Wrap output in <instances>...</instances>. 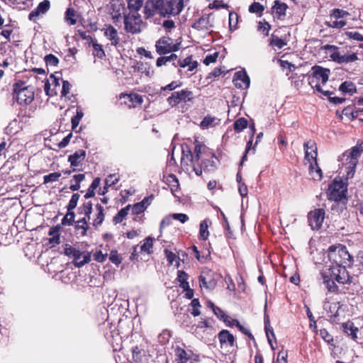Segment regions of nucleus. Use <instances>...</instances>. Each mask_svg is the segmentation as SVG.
<instances>
[{
  "instance_id": "27",
  "label": "nucleus",
  "mask_w": 363,
  "mask_h": 363,
  "mask_svg": "<svg viewBox=\"0 0 363 363\" xmlns=\"http://www.w3.org/2000/svg\"><path fill=\"white\" fill-rule=\"evenodd\" d=\"M105 36L111 41L112 45L116 46L120 43L117 30L111 25L107 26L104 32Z\"/></svg>"
},
{
  "instance_id": "28",
  "label": "nucleus",
  "mask_w": 363,
  "mask_h": 363,
  "mask_svg": "<svg viewBox=\"0 0 363 363\" xmlns=\"http://www.w3.org/2000/svg\"><path fill=\"white\" fill-rule=\"evenodd\" d=\"M173 65L177 67H180L182 68L189 67V71H193L198 66L197 61H192V56H188L184 60H179L177 62H173Z\"/></svg>"
},
{
  "instance_id": "5",
  "label": "nucleus",
  "mask_w": 363,
  "mask_h": 363,
  "mask_svg": "<svg viewBox=\"0 0 363 363\" xmlns=\"http://www.w3.org/2000/svg\"><path fill=\"white\" fill-rule=\"evenodd\" d=\"M13 94L18 104L28 105L34 100V87L26 85L25 82L19 80L13 84Z\"/></svg>"
},
{
  "instance_id": "22",
  "label": "nucleus",
  "mask_w": 363,
  "mask_h": 363,
  "mask_svg": "<svg viewBox=\"0 0 363 363\" xmlns=\"http://www.w3.org/2000/svg\"><path fill=\"white\" fill-rule=\"evenodd\" d=\"M154 196L152 194L149 196L145 197L140 202L136 203L131 206L132 213L133 215H140L145 211L147 207L150 205Z\"/></svg>"
},
{
  "instance_id": "47",
  "label": "nucleus",
  "mask_w": 363,
  "mask_h": 363,
  "mask_svg": "<svg viewBox=\"0 0 363 363\" xmlns=\"http://www.w3.org/2000/svg\"><path fill=\"white\" fill-rule=\"evenodd\" d=\"M286 44H287V42L286 40L281 39L278 36H277L274 34H272L271 35V39H270V45H271L275 46L279 49H281L285 45H286Z\"/></svg>"
},
{
  "instance_id": "51",
  "label": "nucleus",
  "mask_w": 363,
  "mask_h": 363,
  "mask_svg": "<svg viewBox=\"0 0 363 363\" xmlns=\"http://www.w3.org/2000/svg\"><path fill=\"white\" fill-rule=\"evenodd\" d=\"M264 10V7L260 4L259 2H253L249 6V11L252 13H257L259 16L262 14V12Z\"/></svg>"
},
{
  "instance_id": "11",
  "label": "nucleus",
  "mask_w": 363,
  "mask_h": 363,
  "mask_svg": "<svg viewBox=\"0 0 363 363\" xmlns=\"http://www.w3.org/2000/svg\"><path fill=\"white\" fill-rule=\"evenodd\" d=\"M80 198L78 193L72 194L68 205L67 206V213L62 220V225H72L74 222L75 213L73 210L77 207V203Z\"/></svg>"
},
{
  "instance_id": "38",
  "label": "nucleus",
  "mask_w": 363,
  "mask_h": 363,
  "mask_svg": "<svg viewBox=\"0 0 363 363\" xmlns=\"http://www.w3.org/2000/svg\"><path fill=\"white\" fill-rule=\"evenodd\" d=\"M166 183L170 188L172 193L177 191L179 189V179L174 174H169L166 177Z\"/></svg>"
},
{
  "instance_id": "25",
  "label": "nucleus",
  "mask_w": 363,
  "mask_h": 363,
  "mask_svg": "<svg viewBox=\"0 0 363 363\" xmlns=\"http://www.w3.org/2000/svg\"><path fill=\"white\" fill-rule=\"evenodd\" d=\"M272 9L277 18L284 20L288 9V5L279 0H276Z\"/></svg>"
},
{
  "instance_id": "6",
  "label": "nucleus",
  "mask_w": 363,
  "mask_h": 363,
  "mask_svg": "<svg viewBox=\"0 0 363 363\" xmlns=\"http://www.w3.org/2000/svg\"><path fill=\"white\" fill-rule=\"evenodd\" d=\"M347 187L342 181L335 179L329 185L327 192L328 199L335 202L347 200Z\"/></svg>"
},
{
  "instance_id": "55",
  "label": "nucleus",
  "mask_w": 363,
  "mask_h": 363,
  "mask_svg": "<svg viewBox=\"0 0 363 363\" xmlns=\"http://www.w3.org/2000/svg\"><path fill=\"white\" fill-rule=\"evenodd\" d=\"M363 110H359V111H356L355 112L354 111V109H353V107L352 106H348L345 108H344V109L342 110V114H344L345 116H347V117H350L352 118V120L356 118L357 117V114L359 112H362Z\"/></svg>"
},
{
  "instance_id": "41",
  "label": "nucleus",
  "mask_w": 363,
  "mask_h": 363,
  "mask_svg": "<svg viewBox=\"0 0 363 363\" xmlns=\"http://www.w3.org/2000/svg\"><path fill=\"white\" fill-rule=\"evenodd\" d=\"M85 179L84 174H79L74 175L72 179L70 181L71 185L69 189L72 191H78L80 189V183Z\"/></svg>"
},
{
  "instance_id": "3",
  "label": "nucleus",
  "mask_w": 363,
  "mask_h": 363,
  "mask_svg": "<svg viewBox=\"0 0 363 363\" xmlns=\"http://www.w3.org/2000/svg\"><path fill=\"white\" fill-rule=\"evenodd\" d=\"M184 6V0H147L143 13L146 19L156 14L164 18L176 16L182 12Z\"/></svg>"
},
{
  "instance_id": "21",
  "label": "nucleus",
  "mask_w": 363,
  "mask_h": 363,
  "mask_svg": "<svg viewBox=\"0 0 363 363\" xmlns=\"http://www.w3.org/2000/svg\"><path fill=\"white\" fill-rule=\"evenodd\" d=\"M218 339L220 342V346L223 348L224 346L233 347L235 343V338L234 335L228 330H222L218 334Z\"/></svg>"
},
{
  "instance_id": "8",
  "label": "nucleus",
  "mask_w": 363,
  "mask_h": 363,
  "mask_svg": "<svg viewBox=\"0 0 363 363\" xmlns=\"http://www.w3.org/2000/svg\"><path fill=\"white\" fill-rule=\"evenodd\" d=\"M156 52L160 55L176 52L180 48V43H172V38L168 36H162L155 43Z\"/></svg>"
},
{
  "instance_id": "13",
  "label": "nucleus",
  "mask_w": 363,
  "mask_h": 363,
  "mask_svg": "<svg viewBox=\"0 0 363 363\" xmlns=\"http://www.w3.org/2000/svg\"><path fill=\"white\" fill-rule=\"evenodd\" d=\"M304 150H305V160H306L309 163V172L310 174H313V171L314 169L313 162L317 161V145L314 140H308L303 144Z\"/></svg>"
},
{
  "instance_id": "48",
  "label": "nucleus",
  "mask_w": 363,
  "mask_h": 363,
  "mask_svg": "<svg viewBox=\"0 0 363 363\" xmlns=\"http://www.w3.org/2000/svg\"><path fill=\"white\" fill-rule=\"evenodd\" d=\"M108 259L111 263L114 264L116 266H118L122 262V257L118 254L116 250H112L110 252L108 255Z\"/></svg>"
},
{
  "instance_id": "57",
  "label": "nucleus",
  "mask_w": 363,
  "mask_h": 363,
  "mask_svg": "<svg viewBox=\"0 0 363 363\" xmlns=\"http://www.w3.org/2000/svg\"><path fill=\"white\" fill-rule=\"evenodd\" d=\"M44 60L47 66H57L59 64L58 58L52 54L45 55Z\"/></svg>"
},
{
  "instance_id": "53",
  "label": "nucleus",
  "mask_w": 363,
  "mask_h": 363,
  "mask_svg": "<svg viewBox=\"0 0 363 363\" xmlns=\"http://www.w3.org/2000/svg\"><path fill=\"white\" fill-rule=\"evenodd\" d=\"M216 119V117L212 116L211 115H207L206 116L204 117V118L201 122L200 126L202 128H207L209 126H212V125H213Z\"/></svg>"
},
{
  "instance_id": "40",
  "label": "nucleus",
  "mask_w": 363,
  "mask_h": 363,
  "mask_svg": "<svg viewBox=\"0 0 363 363\" xmlns=\"http://www.w3.org/2000/svg\"><path fill=\"white\" fill-rule=\"evenodd\" d=\"M96 209L97 211V214L96 218L94 219L93 225L94 227H98L102 224L104 220L105 214L104 207L101 204H96Z\"/></svg>"
},
{
  "instance_id": "16",
  "label": "nucleus",
  "mask_w": 363,
  "mask_h": 363,
  "mask_svg": "<svg viewBox=\"0 0 363 363\" xmlns=\"http://www.w3.org/2000/svg\"><path fill=\"white\" fill-rule=\"evenodd\" d=\"M233 83L235 87L245 89L249 87L250 79L245 71H238L234 74Z\"/></svg>"
},
{
  "instance_id": "19",
  "label": "nucleus",
  "mask_w": 363,
  "mask_h": 363,
  "mask_svg": "<svg viewBox=\"0 0 363 363\" xmlns=\"http://www.w3.org/2000/svg\"><path fill=\"white\" fill-rule=\"evenodd\" d=\"M50 8V2L49 0H44L41 1L38 6L33 10L28 15V19L34 23H36L37 18L41 15L47 13Z\"/></svg>"
},
{
  "instance_id": "30",
  "label": "nucleus",
  "mask_w": 363,
  "mask_h": 363,
  "mask_svg": "<svg viewBox=\"0 0 363 363\" xmlns=\"http://www.w3.org/2000/svg\"><path fill=\"white\" fill-rule=\"evenodd\" d=\"M355 263L353 264L354 273L353 276L358 277L363 274V252L360 251L356 256Z\"/></svg>"
},
{
  "instance_id": "49",
  "label": "nucleus",
  "mask_w": 363,
  "mask_h": 363,
  "mask_svg": "<svg viewBox=\"0 0 363 363\" xmlns=\"http://www.w3.org/2000/svg\"><path fill=\"white\" fill-rule=\"evenodd\" d=\"M93 46V55L96 56L99 59H102L105 57V52L102 48V45L97 43L96 42H92Z\"/></svg>"
},
{
  "instance_id": "54",
  "label": "nucleus",
  "mask_w": 363,
  "mask_h": 363,
  "mask_svg": "<svg viewBox=\"0 0 363 363\" xmlns=\"http://www.w3.org/2000/svg\"><path fill=\"white\" fill-rule=\"evenodd\" d=\"M320 335L321 337L329 345H334L333 337L329 333V332L323 328L320 330Z\"/></svg>"
},
{
  "instance_id": "39",
  "label": "nucleus",
  "mask_w": 363,
  "mask_h": 363,
  "mask_svg": "<svg viewBox=\"0 0 363 363\" xmlns=\"http://www.w3.org/2000/svg\"><path fill=\"white\" fill-rule=\"evenodd\" d=\"M77 11L73 8H68L65 13V21L69 26H74L77 23Z\"/></svg>"
},
{
  "instance_id": "29",
  "label": "nucleus",
  "mask_w": 363,
  "mask_h": 363,
  "mask_svg": "<svg viewBox=\"0 0 363 363\" xmlns=\"http://www.w3.org/2000/svg\"><path fill=\"white\" fill-rule=\"evenodd\" d=\"M89 220H87L86 218H82L76 222L74 228L77 234H79L82 237L86 235L87 230L89 228L88 224Z\"/></svg>"
},
{
  "instance_id": "2",
  "label": "nucleus",
  "mask_w": 363,
  "mask_h": 363,
  "mask_svg": "<svg viewBox=\"0 0 363 363\" xmlns=\"http://www.w3.org/2000/svg\"><path fill=\"white\" fill-rule=\"evenodd\" d=\"M323 283L330 293L340 294L342 293L353 294L350 291H342L335 282L342 285L355 284L354 276L350 274L345 266H330L327 270L321 273Z\"/></svg>"
},
{
  "instance_id": "18",
  "label": "nucleus",
  "mask_w": 363,
  "mask_h": 363,
  "mask_svg": "<svg viewBox=\"0 0 363 363\" xmlns=\"http://www.w3.org/2000/svg\"><path fill=\"white\" fill-rule=\"evenodd\" d=\"M343 333L352 340L355 342H358V333L359 328L355 326L354 323L352 320H347L345 323H342L341 325Z\"/></svg>"
},
{
  "instance_id": "44",
  "label": "nucleus",
  "mask_w": 363,
  "mask_h": 363,
  "mask_svg": "<svg viewBox=\"0 0 363 363\" xmlns=\"http://www.w3.org/2000/svg\"><path fill=\"white\" fill-rule=\"evenodd\" d=\"M78 213L79 214L87 216V220H90L92 213V203L91 201L84 202L78 208Z\"/></svg>"
},
{
  "instance_id": "43",
  "label": "nucleus",
  "mask_w": 363,
  "mask_h": 363,
  "mask_svg": "<svg viewBox=\"0 0 363 363\" xmlns=\"http://www.w3.org/2000/svg\"><path fill=\"white\" fill-rule=\"evenodd\" d=\"M177 60V55L176 54L172 53L169 56H162L161 55L157 59L156 61V66L160 67L162 65H165L169 62H175V61Z\"/></svg>"
},
{
  "instance_id": "12",
  "label": "nucleus",
  "mask_w": 363,
  "mask_h": 363,
  "mask_svg": "<svg viewBox=\"0 0 363 363\" xmlns=\"http://www.w3.org/2000/svg\"><path fill=\"white\" fill-rule=\"evenodd\" d=\"M215 273L211 269H206L201 272L199 277V282L201 288L207 290H213L217 285V279L215 278Z\"/></svg>"
},
{
  "instance_id": "34",
  "label": "nucleus",
  "mask_w": 363,
  "mask_h": 363,
  "mask_svg": "<svg viewBox=\"0 0 363 363\" xmlns=\"http://www.w3.org/2000/svg\"><path fill=\"white\" fill-rule=\"evenodd\" d=\"M190 249L194 252L197 260L201 263H204L211 259V252L208 249L202 251V255H199V250L196 245H193Z\"/></svg>"
},
{
  "instance_id": "9",
  "label": "nucleus",
  "mask_w": 363,
  "mask_h": 363,
  "mask_svg": "<svg viewBox=\"0 0 363 363\" xmlns=\"http://www.w3.org/2000/svg\"><path fill=\"white\" fill-rule=\"evenodd\" d=\"M194 98V93L186 89L172 92L171 96L167 99V101L170 106L174 107L182 102L185 104L190 102Z\"/></svg>"
},
{
  "instance_id": "36",
  "label": "nucleus",
  "mask_w": 363,
  "mask_h": 363,
  "mask_svg": "<svg viewBox=\"0 0 363 363\" xmlns=\"http://www.w3.org/2000/svg\"><path fill=\"white\" fill-rule=\"evenodd\" d=\"M211 224L209 219H205L200 223L199 238L203 240H206L209 235L208 226Z\"/></svg>"
},
{
  "instance_id": "63",
  "label": "nucleus",
  "mask_w": 363,
  "mask_h": 363,
  "mask_svg": "<svg viewBox=\"0 0 363 363\" xmlns=\"http://www.w3.org/2000/svg\"><path fill=\"white\" fill-rule=\"evenodd\" d=\"M119 179V177L117 176L116 174H110L106 179L105 183L106 186H111L113 185L116 184L118 182Z\"/></svg>"
},
{
  "instance_id": "35",
  "label": "nucleus",
  "mask_w": 363,
  "mask_h": 363,
  "mask_svg": "<svg viewBox=\"0 0 363 363\" xmlns=\"http://www.w3.org/2000/svg\"><path fill=\"white\" fill-rule=\"evenodd\" d=\"M339 90L343 94H349L350 95H353L357 92L355 84L350 81L342 82L339 86Z\"/></svg>"
},
{
  "instance_id": "26",
  "label": "nucleus",
  "mask_w": 363,
  "mask_h": 363,
  "mask_svg": "<svg viewBox=\"0 0 363 363\" xmlns=\"http://www.w3.org/2000/svg\"><path fill=\"white\" fill-rule=\"evenodd\" d=\"M73 259V263L74 266L81 267L85 264H87L91 260V253L86 252H81L79 250L77 251Z\"/></svg>"
},
{
  "instance_id": "7",
  "label": "nucleus",
  "mask_w": 363,
  "mask_h": 363,
  "mask_svg": "<svg viewBox=\"0 0 363 363\" xmlns=\"http://www.w3.org/2000/svg\"><path fill=\"white\" fill-rule=\"evenodd\" d=\"M124 28L127 33L137 34L141 31L143 23L140 15L138 12H129L123 16Z\"/></svg>"
},
{
  "instance_id": "60",
  "label": "nucleus",
  "mask_w": 363,
  "mask_h": 363,
  "mask_svg": "<svg viewBox=\"0 0 363 363\" xmlns=\"http://www.w3.org/2000/svg\"><path fill=\"white\" fill-rule=\"evenodd\" d=\"M314 169L313 171V174H311L313 176V179L315 180H320L323 177L322 170L318 166V162H313Z\"/></svg>"
},
{
  "instance_id": "45",
  "label": "nucleus",
  "mask_w": 363,
  "mask_h": 363,
  "mask_svg": "<svg viewBox=\"0 0 363 363\" xmlns=\"http://www.w3.org/2000/svg\"><path fill=\"white\" fill-rule=\"evenodd\" d=\"M144 0H128V8L130 12H138L143 6Z\"/></svg>"
},
{
  "instance_id": "56",
  "label": "nucleus",
  "mask_w": 363,
  "mask_h": 363,
  "mask_svg": "<svg viewBox=\"0 0 363 363\" xmlns=\"http://www.w3.org/2000/svg\"><path fill=\"white\" fill-rule=\"evenodd\" d=\"M61 177L60 172H53L43 177L44 184L56 182Z\"/></svg>"
},
{
  "instance_id": "64",
  "label": "nucleus",
  "mask_w": 363,
  "mask_h": 363,
  "mask_svg": "<svg viewBox=\"0 0 363 363\" xmlns=\"http://www.w3.org/2000/svg\"><path fill=\"white\" fill-rule=\"evenodd\" d=\"M347 36L350 39L355 40L357 41H363V35L357 31H350L346 33Z\"/></svg>"
},
{
  "instance_id": "24",
  "label": "nucleus",
  "mask_w": 363,
  "mask_h": 363,
  "mask_svg": "<svg viewBox=\"0 0 363 363\" xmlns=\"http://www.w3.org/2000/svg\"><path fill=\"white\" fill-rule=\"evenodd\" d=\"M174 352L177 363H188L193 354L191 350L186 351L184 348L179 346L175 348Z\"/></svg>"
},
{
  "instance_id": "10",
  "label": "nucleus",
  "mask_w": 363,
  "mask_h": 363,
  "mask_svg": "<svg viewBox=\"0 0 363 363\" xmlns=\"http://www.w3.org/2000/svg\"><path fill=\"white\" fill-rule=\"evenodd\" d=\"M126 8L122 0H111L109 4V13L113 22L117 26L121 23L122 15H125Z\"/></svg>"
},
{
  "instance_id": "61",
  "label": "nucleus",
  "mask_w": 363,
  "mask_h": 363,
  "mask_svg": "<svg viewBox=\"0 0 363 363\" xmlns=\"http://www.w3.org/2000/svg\"><path fill=\"white\" fill-rule=\"evenodd\" d=\"M218 55V52H215L213 54L206 55L203 60V64H205L206 65H209L211 63L216 62Z\"/></svg>"
},
{
  "instance_id": "52",
  "label": "nucleus",
  "mask_w": 363,
  "mask_h": 363,
  "mask_svg": "<svg viewBox=\"0 0 363 363\" xmlns=\"http://www.w3.org/2000/svg\"><path fill=\"white\" fill-rule=\"evenodd\" d=\"M108 257L107 253H103L101 250H96L95 252H93V259L96 262L103 263L104 262Z\"/></svg>"
},
{
  "instance_id": "20",
  "label": "nucleus",
  "mask_w": 363,
  "mask_h": 363,
  "mask_svg": "<svg viewBox=\"0 0 363 363\" xmlns=\"http://www.w3.org/2000/svg\"><path fill=\"white\" fill-rule=\"evenodd\" d=\"M120 98L125 99L124 104L128 108H135L137 106L141 105L143 103V98L138 94H121Z\"/></svg>"
},
{
  "instance_id": "17",
  "label": "nucleus",
  "mask_w": 363,
  "mask_h": 363,
  "mask_svg": "<svg viewBox=\"0 0 363 363\" xmlns=\"http://www.w3.org/2000/svg\"><path fill=\"white\" fill-rule=\"evenodd\" d=\"M331 60L338 64H347L354 62L359 60L357 54L352 52L351 54L341 55L340 52H332L330 55Z\"/></svg>"
},
{
  "instance_id": "42",
  "label": "nucleus",
  "mask_w": 363,
  "mask_h": 363,
  "mask_svg": "<svg viewBox=\"0 0 363 363\" xmlns=\"http://www.w3.org/2000/svg\"><path fill=\"white\" fill-rule=\"evenodd\" d=\"M100 182L101 179L99 177H96L95 179H94L92 183L88 188L87 191L84 195L85 199H87L95 196V190L99 186Z\"/></svg>"
},
{
  "instance_id": "32",
  "label": "nucleus",
  "mask_w": 363,
  "mask_h": 363,
  "mask_svg": "<svg viewBox=\"0 0 363 363\" xmlns=\"http://www.w3.org/2000/svg\"><path fill=\"white\" fill-rule=\"evenodd\" d=\"M133 67L135 71H138L142 74H145L147 77H150L153 72L152 71L150 65L147 62H144L142 61L136 62L135 65Z\"/></svg>"
},
{
  "instance_id": "33",
  "label": "nucleus",
  "mask_w": 363,
  "mask_h": 363,
  "mask_svg": "<svg viewBox=\"0 0 363 363\" xmlns=\"http://www.w3.org/2000/svg\"><path fill=\"white\" fill-rule=\"evenodd\" d=\"M154 238L148 236L143 240V244L140 247V252L150 255L153 252Z\"/></svg>"
},
{
  "instance_id": "62",
  "label": "nucleus",
  "mask_w": 363,
  "mask_h": 363,
  "mask_svg": "<svg viewBox=\"0 0 363 363\" xmlns=\"http://www.w3.org/2000/svg\"><path fill=\"white\" fill-rule=\"evenodd\" d=\"M182 86V82H179L177 81H172L171 83L168 84L167 85L161 87V91H173L176 89L178 87H180Z\"/></svg>"
},
{
  "instance_id": "50",
  "label": "nucleus",
  "mask_w": 363,
  "mask_h": 363,
  "mask_svg": "<svg viewBox=\"0 0 363 363\" xmlns=\"http://www.w3.org/2000/svg\"><path fill=\"white\" fill-rule=\"evenodd\" d=\"M330 16V18L339 19L349 16V13L340 9H334L331 11Z\"/></svg>"
},
{
  "instance_id": "58",
  "label": "nucleus",
  "mask_w": 363,
  "mask_h": 363,
  "mask_svg": "<svg viewBox=\"0 0 363 363\" xmlns=\"http://www.w3.org/2000/svg\"><path fill=\"white\" fill-rule=\"evenodd\" d=\"M84 113L81 110H77V113L75 116H74L71 119L72 123V130H75L76 128L78 126L82 118L83 117Z\"/></svg>"
},
{
  "instance_id": "46",
  "label": "nucleus",
  "mask_w": 363,
  "mask_h": 363,
  "mask_svg": "<svg viewBox=\"0 0 363 363\" xmlns=\"http://www.w3.org/2000/svg\"><path fill=\"white\" fill-rule=\"evenodd\" d=\"M247 121L245 118L237 119L233 124L234 130L237 133L242 131L247 126Z\"/></svg>"
},
{
  "instance_id": "14",
  "label": "nucleus",
  "mask_w": 363,
  "mask_h": 363,
  "mask_svg": "<svg viewBox=\"0 0 363 363\" xmlns=\"http://www.w3.org/2000/svg\"><path fill=\"white\" fill-rule=\"evenodd\" d=\"M325 214L323 208H316L308 213V221L313 230H319L321 228L325 219Z\"/></svg>"
},
{
  "instance_id": "59",
  "label": "nucleus",
  "mask_w": 363,
  "mask_h": 363,
  "mask_svg": "<svg viewBox=\"0 0 363 363\" xmlns=\"http://www.w3.org/2000/svg\"><path fill=\"white\" fill-rule=\"evenodd\" d=\"M191 306L193 308L191 314L194 317L199 316L201 314V311L199 310V308L201 307V304H200L199 298L192 299V301L191 302Z\"/></svg>"
},
{
  "instance_id": "31",
  "label": "nucleus",
  "mask_w": 363,
  "mask_h": 363,
  "mask_svg": "<svg viewBox=\"0 0 363 363\" xmlns=\"http://www.w3.org/2000/svg\"><path fill=\"white\" fill-rule=\"evenodd\" d=\"M211 26L209 23V17L203 16L199 18L193 25L192 28L199 30H208Z\"/></svg>"
},
{
  "instance_id": "1",
  "label": "nucleus",
  "mask_w": 363,
  "mask_h": 363,
  "mask_svg": "<svg viewBox=\"0 0 363 363\" xmlns=\"http://www.w3.org/2000/svg\"><path fill=\"white\" fill-rule=\"evenodd\" d=\"M194 145L193 152L188 145L182 147V169L189 172L191 168L197 176H201L203 172L215 171L219 160L213 151L197 140H195Z\"/></svg>"
},
{
  "instance_id": "4",
  "label": "nucleus",
  "mask_w": 363,
  "mask_h": 363,
  "mask_svg": "<svg viewBox=\"0 0 363 363\" xmlns=\"http://www.w3.org/2000/svg\"><path fill=\"white\" fill-rule=\"evenodd\" d=\"M328 256L334 265L350 267L354 262L352 256L349 253L347 247L340 243L329 247Z\"/></svg>"
},
{
  "instance_id": "37",
  "label": "nucleus",
  "mask_w": 363,
  "mask_h": 363,
  "mask_svg": "<svg viewBox=\"0 0 363 363\" xmlns=\"http://www.w3.org/2000/svg\"><path fill=\"white\" fill-rule=\"evenodd\" d=\"M131 208V205L128 204L125 207L121 208L117 214L113 218V223L116 225L121 223L128 216Z\"/></svg>"
},
{
  "instance_id": "23",
  "label": "nucleus",
  "mask_w": 363,
  "mask_h": 363,
  "mask_svg": "<svg viewBox=\"0 0 363 363\" xmlns=\"http://www.w3.org/2000/svg\"><path fill=\"white\" fill-rule=\"evenodd\" d=\"M86 151L84 150H78L72 155H69L68 162L70 163L71 167H77L81 164L86 158Z\"/></svg>"
},
{
  "instance_id": "15",
  "label": "nucleus",
  "mask_w": 363,
  "mask_h": 363,
  "mask_svg": "<svg viewBox=\"0 0 363 363\" xmlns=\"http://www.w3.org/2000/svg\"><path fill=\"white\" fill-rule=\"evenodd\" d=\"M330 70L319 65H314L311 68V73L308 75L309 78L313 77L317 80H320L323 84H325L329 79Z\"/></svg>"
}]
</instances>
